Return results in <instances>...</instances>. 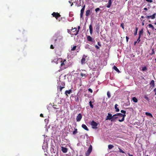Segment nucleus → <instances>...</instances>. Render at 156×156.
<instances>
[{
  "instance_id": "dca6fc26",
  "label": "nucleus",
  "mask_w": 156,
  "mask_h": 156,
  "mask_svg": "<svg viewBox=\"0 0 156 156\" xmlns=\"http://www.w3.org/2000/svg\"><path fill=\"white\" fill-rule=\"evenodd\" d=\"M150 85L151 86V87H152V88H153L154 87V81L153 80H152L151 81L150 83Z\"/></svg>"
},
{
  "instance_id": "aec40b11",
  "label": "nucleus",
  "mask_w": 156,
  "mask_h": 156,
  "mask_svg": "<svg viewBox=\"0 0 156 156\" xmlns=\"http://www.w3.org/2000/svg\"><path fill=\"white\" fill-rule=\"evenodd\" d=\"M90 10H87L86 12V16H88L90 14Z\"/></svg>"
},
{
  "instance_id": "680f3d73",
  "label": "nucleus",
  "mask_w": 156,
  "mask_h": 156,
  "mask_svg": "<svg viewBox=\"0 0 156 156\" xmlns=\"http://www.w3.org/2000/svg\"><path fill=\"white\" fill-rule=\"evenodd\" d=\"M53 108L54 109H58V108H56V107H55L54 105H53Z\"/></svg>"
},
{
  "instance_id": "e2e57ef3",
  "label": "nucleus",
  "mask_w": 156,
  "mask_h": 156,
  "mask_svg": "<svg viewBox=\"0 0 156 156\" xmlns=\"http://www.w3.org/2000/svg\"><path fill=\"white\" fill-rule=\"evenodd\" d=\"M144 20H143V22H142V25H144Z\"/></svg>"
},
{
  "instance_id": "f257e3e1",
  "label": "nucleus",
  "mask_w": 156,
  "mask_h": 156,
  "mask_svg": "<svg viewBox=\"0 0 156 156\" xmlns=\"http://www.w3.org/2000/svg\"><path fill=\"white\" fill-rule=\"evenodd\" d=\"M71 65L69 60L64 59L61 61L60 68L62 70H63L67 68Z\"/></svg>"
},
{
  "instance_id": "5701e85b",
  "label": "nucleus",
  "mask_w": 156,
  "mask_h": 156,
  "mask_svg": "<svg viewBox=\"0 0 156 156\" xmlns=\"http://www.w3.org/2000/svg\"><path fill=\"white\" fill-rule=\"evenodd\" d=\"M118 106V105L117 104H116L115 105V111L116 112H119V109L117 108Z\"/></svg>"
},
{
  "instance_id": "1a4fd4ad",
  "label": "nucleus",
  "mask_w": 156,
  "mask_h": 156,
  "mask_svg": "<svg viewBox=\"0 0 156 156\" xmlns=\"http://www.w3.org/2000/svg\"><path fill=\"white\" fill-rule=\"evenodd\" d=\"M108 116H107L106 118V120H111L112 118V115L110 113H108Z\"/></svg>"
},
{
  "instance_id": "f03ea898",
  "label": "nucleus",
  "mask_w": 156,
  "mask_h": 156,
  "mask_svg": "<svg viewBox=\"0 0 156 156\" xmlns=\"http://www.w3.org/2000/svg\"><path fill=\"white\" fill-rule=\"evenodd\" d=\"M51 15L53 17H55L58 21H60L61 20L58 18L59 17L61 16V15L59 13L54 12L52 13Z\"/></svg>"
},
{
  "instance_id": "f8f14e48",
  "label": "nucleus",
  "mask_w": 156,
  "mask_h": 156,
  "mask_svg": "<svg viewBox=\"0 0 156 156\" xmlns=\"http://www.w3.org/2000/svg\"><path fill=\"white\" fill-rule=\"evenodd\" d=\"M61 84L62 85V87L61 86H60L59 87V88L60 91L61 92L62 91V89L64 88L65 87L64 86L65 85V83H64L63 82H61Z\"/></svg>"
},
{
  "instance_id": "412c9836",
  "label": "nucleus",
  "mask_w": 156,
  "mask_h": 156,
  "mask_svg": "<svg viewBox=\"0 0 156 156\" xmlns=\"http://www.w3.org/2000/svg\"><path fill=\"white\" fill-rule=\"evenodd\" d=\"M143 29L142 28L141 30L139 31V36L140 37H141V35H143Z\"/></svg>"
},
{
  "instance_id": "473e14b6",
  "label": "nucleus",
  "mask_w": 156,
  "mask_h": 156,
  "mask_svg": "<svg viewBox=\"0 0 156 156\" xmlns=\"http://www.w3.org/2000/svg\"><path fill=\"white\" fill-rule=\"evenodd\" d=\"M80 76H81L82 77H83V76L85 77H87V75L86 74H84L83 73H80Z\"/></svg>"
},
{
  "instance_id": "13d9d810",
  "label": "nucleus",
  "mask_w": 156,
  "mask_h": 156,
  "mask_svg": "<svg viewBox=\"0 0 156 156\" xmlns=\"http://www.w3.org/2000/svg\"><path fill=\"white\" fill-rule=\"evenodd\" d=\"M117 113L116 114H115L114 115H113V116H112V117H116V116H117Z\"/></svg>"
},
{
  "instance_id": "864d4df0",
  "label": "nucleus",
  "mask_w": 156,
  "mask_h": 156,
  "mask_svg": "<svg viewBox=\"0 0 156 156\" xmlns=\"http://www.w3.org/2000/svg\"><path fill=\"white\" fill-rule=\"evenodd\" d=\"M95 47L97 49H100V47L97 45H95Z\"/></svg>"
},
{
  "instance_id": "bb28decb",
  "label": "nucleus",
  "mask_w": 156,
  "mask_h": 156,
  "mask_svg": "<svg viewBox=\"0 0 156 156\" xmlns=\"http://www.w3.org/2000/svg\"><path fill=\"white\" fill-rule=\"evenodd\" d=\"M78 130L76 128H74V130L73 132V134L74 135H76L78 133Z\"/></svg>"
},
{
  "instance_id": "39448f33",
  "label": "nucleus",
  "mask_w": 156,
  "mask_h": 156,
  "mask_svg": "<svg viewBox=\"0 0 156 156\" xmlns=\"http://www.w3.org/2000/svg\"><path fill=\"white\" fill-rule=\"evenodd\" d=\"M91 125L92 126V128L93 129H97L98 124V123L95 122L94 121V120H93L91 121L90 123Z\"/></svg>"
},
{
  "instance_id": "a18cd8bd",
  "label": "nucleus",
  "mask_w": 156,
  "mask_h": 156,
  "mask_svg": "<svg viewBox=\"0 0 156 156\" xmlns=\"http://www.w3.org/2000/svg\"><path fill=\"white\" fill-rule=\"evenodd\" d=\"M141 37H139L137 39V41L139 43L140 41V38Z\"/></svg>"
},
{
  "instance_id": "20e7f679",
  "label": "nucleus",
  "mask_w": 156,
  "mask_h": 156,
  "mask_svg": "<svg viewBox=\"0 0 156 156\" xmlns=\"http://www.w3.org/2000/svg\"><path fill=\"white\" fill-rule=\"evenodd\" d=\"M92 150V146L91 145H90L88 148V150L87 151V152L85 153V156H89Z\"/></svg>"
},
{
  "instance_id": "6ab92c4d",
  "label": "nucleus",
  "mask_w": 156,
  "mask_h": 156,
  "mask_svg": "<svg viewBox=\"0 0 156 156\" xmlns=\"http://www.w3.org/2000/svg\"><path fill=\"white\" fill-rule=\"evenodd\" d=\"M72 90L71 89L69 90H67L65 91V94H66V95H68L67 94H70Z\"/></svg>"
},
{
  "instance_id": "72a5a7b5",
  "label": "nucleus",
  "mask_w": 156,
  "mask_h": 156,
  "mask_svg": "<svg viewBox=\"0 0 156 156\" xmlns=\"http://www.w3.org/2000/svg\"><path fill=\"white\" fill-rule=\"evenodd\" d=\"M151 50H152V53H150V55H153L154 54V53H155V52L154 51V48L152 49Z\"/></svg>"
},
{
  "instance_id": "393cba45",
  "label": "nucleus",
  "mask_w": 156,
  "mask_h": 156,
  "mask_svg": "<svg viewBox=\"0 0 156 156\" xmlns=\"http://www.w3.org/2000/svg\"><path fill=\"white\" fill-rule=\"evenodd\" d=\"M145 115L147 116H150L151 118H153V117L152 115L150 113L148 112H146Z\"/></svg>"
},
{
  "instance_id": "a878e982",
  "label": "nucleus",
  "mask_w": 156,
  "mask_h": 156,
  "mask_svg": "<svg viewBox=\"0 0 156 156\" xmlns=\"http://www.w3.org/2000/svg\"><path fill=\"white\" fill-rule=\"evenodd\" d=\"M118 118V117H112V119L111 120V122H115L116 121L115 120Z\"/></svg>"
},
{
  "instance_id": "4be33fe9",
  "label": "nucleus",
  "mask_w": 156,
  "mask_h": 156,
  "mask_svg": "<svg viewBox=\"0 0 156 156\" xmlns=\"http://www.w3.org/2000/svg\"><path fill=\"white\" fill-rule=\"evenodd\" d=\"M113 69L115 70L116 72H118V73H120V71L118 69V68L115 66H114L113 67Z\"/></svg>"
},
{
  "instance_id": "cd10ccee",
  "label": "nucleus",
  "mask_w": 156,
  "mask_h": 156,
  "mask_svg": "<svg viewBox=\"0 0 156 156\" xmlns=\"http://www.w3.org/2000/svg\"><path fill=\"white\" fill-rule=\"evenodd\" d=\"M132 100L135 103H137L138 102V100L135 97L133 98Z\"/></svg>"
},
{
  "instance_id": "9d476101",
  "label": "nucleus",
  "mask_w": 156,
  "mask_h": 156,
  "mask_svg": "<svg viewBox=\"0 0 156 156\" xmlns=\"http://www.w3.org/2000/svg\"><path fill=\"white\" fill-rule=\"evenodd\" d=\"M156 15V13H154L151 16H148L146 17L148 19H154L155 18V16Z\"/></svg>"
},
{
  "instance_id": "09e8293b",
  "label": "nucleus",
  "mask_w": 156,
  "mask_h": 156,
  "mask_svg": "<svg viewBox=\"0 0 156 156\" xmlns=\"http://www.w3.org/2000/svg\"><path fill=\"white\" fill-rule=\"evenodd\" d=\"M146 1L148 2H149L150 3H151L153 2L152 0H146Z\"/></svg>"
},
{
  "instance_id": "f3484780",
  "label": "nucleus",
  "mask_w": 156,
  "mask_h": 156,
  "mask_svg": "<svg viewBox=\"0 0 156 156\" xmlns=\"http://www.w3.org/2000/svg\"><path fill=\"white\" fill-rule=\"evenodd\" d=\"M82 127L84 129L87 131H89V129L87 127V126L84 124H83L82 125Z\"/></svg>"
},
{
  "instance_id": "c85d7f7f",
  "label": "nucleus",
  "mask_w": 156,
  "mask_h": 156,
  "mask_svg": "<svg viewBox=\"0 0 156 156\" xmlns=\"http://www.w3.org/2000/svg\"><path fill=\"white\" fill-rule=\"evenodd\" d=\"M138 30V27H136L135 28V31H134V36H136L137 35Z\"/></svg>"
},
{
  "instance_id": "6e6d98bb",
  "label": "nucleus",
  "mask_w": 156,
  "mask_h": 156,
  "mask_svg": "<svg viewBox=\"0 0 156 156\" xmlns=\"http://www.w3.org/2000/svg\"><path fill=\"white\" fill-rule=\"evenodd\" d=\"M98 46H101V44L99 42H98Z\"/></svg>"
},
{
  "instance_id": "69168bd1",
  "label": "nucleus",
  "mask_w": 156,
  "mask_h": 156,
  "mask_svg": "<svg viewBox=\"0 0 156 156\" xmlns=\"http://www.w3.org/2000/svg\"><path fill=\"white\" fill-rule=\"evenodd\" d=\"M141 18H144V16H141Z\"/></svg>"
},
{
  "instance_id": "79ce46f5",
  "label": "nucleus",
  "mask_w": 156,
  "mask_h": 156,
  "mask_svg": "<svg viewBox=\"0 0 156 156\" xmlns=\"http://www.w3.org/2000/svg\"><path fill=\"white\" fill-rule=\"evenodd\" d=\"M117 116H119L120 117H121L122 114L121 113H117Z\"/></svg>"
},
{
  "instance_id": "0eeeda50",
  "label": "nucleus",
  "mask_w": 156,
  "mask_h": 156,
  "mask_svg": "<svg viewBox=\"0 0 156 156\" xmlns=\"http://www.w3.org/2000/svg\"><path fill=\"white\" fill-rule=\"evenodd\" d=\"M82 117V116L81 114L79 113L78 114V115L77 116L76 118V120L77 122H80Z\"/></svg>"
},
{
  "instance_id": "a19ab883",
  "label": "nucleus",
  "mask_w": 156,
  "mask_h": 156,
  "mask_svg": "<svg viewBox=\"0 0 156 156\" xmlns=\"http://www.w3.org/2000/svg\"><path fill=\"white\" fill-rule=\"evenodd\" d=\"M120 26L122 27L123 29H124V23H122L121 24Z\"/></svg>"
},
{
  "instance_id": "4c0bfd02",
  "label": "nucleus",
  "mask_w": 156,
  "mask_h": 156,
  "mask_svg": "<svg viewBox=\"0 0 156 156\" xmlns=\"http://www.w3.org/2000/svg\"><path fill=\"white\" fill-rule=\"evenodd\" d=\"M76 46H74V47H73V48H71V51H74L76 49Z\"/></svg>"
},
{
  "instance_id": "c9c22d12",
  "label": "nucleus",
  "mask_w": 156,
  "mask_h": 156,
  "mask_svg": "<svg viewBox=\"0 0 156 156\" xmlns=\"http://www.w3.org/2000/svg\"><path fill=\"white\" fill-rule=\"evenodd\" d=\"M89 103L90 107H91L92 108H93V105L92 104L91 101H90V102H89Z\"/></svg>"
},
{
  "instance_id": "ea45409f",
  "label": "nucleus",
  "mask_w": 156,
  "mask_h": 156,
  "mask_svg": "<svg viewBox=\"0 0 156 156\" xmlns=\"http://www.w3.org/2000/svg\"><path fill=\"white\" fill-rule=\"evenodd\" d=\"M68 33L70 34H72V29L71 30H68Z\"/></svg>"
},
{
  "instance_id": "a211bd4d",
  "label": "nucleus",
  "mask_w": 156,
  "mask_h": 156,
  "mask_svg": "<svg viewBox=\"0 0 156 156\" xmlns=\"http://www.w3.org/2000/svg\"><path fill=\"white\" fill-rule=\"evenodd\" d=\"M89 30L90 34L91 35L93 32V28L92 26L90 24L89 26Z\"/></svg>"
},
{
  "instance_id": "49530a36",
  "label": "nucleus",
  "mask_w": 156,
  "mask_h": 156,
  "mask_svg": "<svg viewBox=\"0 0 156 156\" xmlns=\"http://www.w3.org/2000/svg\"><path fill=\"white\" fill-rule=\"evenodd\" d=\"M111 5V4L108 3L107 4V5L106 6L108 8H109L110 7Z\"/></svg>"
},
{
  "instance_id": "423d86ee",
  "label": "nucleus",
  "mask_w": 156,
  "mask_h": 156,
  "mask_svg": "<svg viewBox=\"0 0 156 156\" xmlns=\"http://www.w3.org/2000/svg\"><path fill=\"white\" fill-rule=\"evenodd\" d=\"M77 29L76 27H74V28H72V31L73 33L72 34L73 35H76L79 32V30H76Z\"/></svg>"
},
{
  "instance_id": "c756f323",
  "label": "nucleus",
  "mask_w": 156,
  "mask_h": 156,
  "mask_svg": "<svg viewBox=\"0 0 156 156\" xmlns=\"http://www.w3.org/2000/svg\"><path fill=\"white\" fill-rule=\"evenodd\" d=\"M144 97L145 99H146L148 101H150V99L147 97V95H145L144 96Z\"/></svg>"
},
{
  "instance_id": "0e129e2a",
  "label": "nucleus",
  "mask_w": 156,
  "mask_h": 156,
  "mask_svg": "<svg viewBox=\"0 0 156 156\" xmlns=\"http://www.w3.org/2000/svg\"><path fill=\"white\" fill-rule=\"evenodd\" d=\"M137 42V41H135L134 42V44L135 45H136V44Z\"/></svg>"
},
{
  "instance_id": "5fc2aeb1",
  "label": "nucleus",
  "mask_w": 156,
  "mask_h": 156,
  "mask_svg": "<svg viewBox=\"0 0 156 156\" xmlns=\"http://www.w3.org/2000/svg\"><path fill=\"white\" fill-rule=\"evenodd\" d=\"M126 41L128 42V41L129 40V37L127 36H126Z\"/></svg>"
},
{
  "instance_id": "774afa93",
  "label": "nucleus",
  "mask_w": 156,
  "mask_h": 156,
  "mask_svg": "<svg viewBox=\"0 0 156 156\" xmlns=\"http://www.w3.org/2000/svg\"><path fill=\"white\" fill-rule=\"evenodd\" d=\"M85 135H86L87 136H88V135H87V133H86V134H85Z\"/></svg>"
},
{
  "instance_id": "6e6552de",
  "label": "nucleus",
  "mask_w": 156,
  "mask_h": 156,
  "mask_svg": "<svg viewBox=\"0 0 156 156\" xmlns=\"http://www.w3.org/2000/svg\"><path fill=\"white\" fill-rule=\"evenodd\" d=\"M85 9V5L83 6L82 8L80 10V17L82 18L83 16V12Z\"/></svg>"
},
{
  "instance_id": "de8ad7c7",
  "label": "nucleus",
  "mask_w": 156,
  "mask_h": 156,
  "mask_svg": "<svg viewBox=\"0 0 156 156\" xmlns=\"http://www.w3.org/2000/svg\"><path fill=\"white\" fill-rule=\"evenodd\" d=\"M88 90L91 93L93 92V90L91 88H89Z\"/></svg>"
},
{
  "instance_id": "e433bc0d",
  "label": "nucleus",
  "mask_w": 156,
  "mask_h": 156,
  "mask_svg": "<svg viewBox=\"0 0 156 156\" xmlns=\"http://www.w3.org/2000/svg\"><path fill=\"white\" fill-rule=\"evenodd\" d=\"M147 69V68L146 66L143 67L142 68V70L143 71H146Z\"/></svg>"
},
{
  "instance_id": "b1692460",
  "label": "nucleus",
  "mask_w": 156,
  "mask_h": 156,
  "mask_svg": "<svg viewBox=\"0 0 156 156\" xmlns=\"http://www.w3.org/2000/svg\"><path fill=\"white\" fill-rule=\"evenodd\" d=\"M147 26L149 28H151L152 30H154V28L152 24H149L147 25Z\"/></svg>"
},
{
  "instance_id": "bf43d9fd",
  "label": "nucleus",
  "mask_w": 156,
  "mask_h": 156,
  "mask_svg": "<svg viewBox=\"0 0 156 156\" xmlns=\"http://www.w3.org/2000/svg\"><path fill=\"white\" fill-rule=\"evenodd\" d=\"M147 32L148 34H149V35H150L151 34V32H149V30H147Z\"/></svg>"
},
{
  "instance_id": "ddd939ff",
  "label": "nucleus",
  "mask_w": 156,
  "mask_h": 156,
  "mask_svg": "<svg viewBox=\"0 0 156 156\" xmlns=\"http://www.w3.org/2000/svg\"><path fill=\"white\" fill-rule=\"evenodd\" d=\"M87 39L88 41L93 42L94 41V39H93L92 37L90 36H88L87 37Z\"/></svg>"
},
{
  "instance_id": "4d7b16f0",
  "label": "nucleus",
  "mask_w": 156,
  "mask_h": 156,
  "mask_svg": "<svg viewBox=\"0 0 156 156\" xmlns=\"http://www.w3.org/2000/svg\"><path fill=\"white\" fill-rule=\"evenodd\" d=\"M40 116L41 117H43V114H41L40 115Z\"/></svg>"
},
{
  "instance_id": "8fccbe9b",
  "label": "nucleus",
  "mask_w": 156,
  "mask_h": 156,
  "mask_svg": "<svg viewBox=\"0 0 156 156\" xmlns=\"http://www.w3.org/2000/svg\"><path fill=\"white\" fill-rule=\"evenodd\" d=\"M71 1H69V2L70 3V4H71V6H72L73 5V3L72 2V0H70Z\"/></svg>"
},
{
  "instance_id": "7c9ffc66",
  "label": "nucleus",
  "mask_w": 156,
  "mask_h": 156,
  "mask_svg": "<svg viewBox=\"0 0 156 156\" xmlns=\"http://www.w3.org/2000/svg\"><path fill=\"white\" fill-rule=\"evenodd\" d=\"M75 101L77 102H79V97L78 95L76 96V98H75Z\"/></svg>"
},
{
  "instance_id": "c03bdc74",
  "label": "nucleus",
  "mask_w": 156,
  "mask_h": 156,
  "mask_svg": "<svg viewBox=\"0 0 156 156\" xmlns=\"http://www.w3.org/2000/svg\"><path fill=\"white\" fill-rule=\"evenodd\" d=\"M121 112L122 113L125 114H126V111H125L123 110H121Z\"/></svg>"
},
{
  "instance_id": "4468645a",
  "label": "nucleus",
  "mask_w": 156,
  "mask_h": 156,
  "mask_svg": "<svg viewBox=\"0 0 156 156\" xmlns=\"http://www.w3.org/2000/svg\"><path fill=\"white\" fill-rule=\"evenodd\" d=\"M126 116V115L125 114H122L121 117H122V118L121 119H119V122H122L124 120L125 117Z\"/></svg>"
},
{
  "instance_id": "603ef678",
  "label": "nucleus",
  "mask_w": 156,
  "mask_h": 156,
  "mask_svg": "<svg viewBox=\"0 0 156 156\" xmlns=\"http://www.w3.org/2000/svg\"><path fill=\"white\" fill-rule=\"evenodd\" d=\"M108 3L111 5L112 3V0H109Z\"/></svg>"
},
{
  "instance_id": "338daca9",
  "label": "nucleus",
  "mask_w": 156,
  "mask_h": 156,
  "mask_svg": "<svg viewBox=\"0 0 156 156\" xmlns=\"http://www.w3.org/2000/svg\"><path fill=\"white\" fill-rule=\"evenodd\" d=\"M80 27L79 26H78V30H79H79H80Z\"/></svg>"
},
{
  "instance_id": "37998d69",
  "label": "nucleus",
  "mask_w": 156,
  "mask_h": 156,
  "mask_svg": "<svg viewBox=\"0 0 156 156\" xmlns=\"http://www.w3.org/2000/svg\"><path fill=\"white\" fill-rule=\"evenodd\" d=\"M100 10V9L99 8H97L95 9V11L96 12H97L98 11H99Z\"/></svg>"
},
{
  "instance_id": "052dcab7",
  "label": "nucleus",
  "mask_w": 156,
  "mask_h": 156,
  "mask_svg": "<svg viewBox=\"0 0 156 156\" xmlns=\"http://www.w3.org/2000/svg\"><path fill=\"white\" fill-rule=\"evenodd\" d=\"M144 9L145 10H147V8H144Z\"/></svg>"
},
{
  "instance_id": "f704fd0d",
  "label": "nucleus",
  "mask_w": 156,
  "mask_h": 156,
  "mask_svg": "<svg viewBox=\"0 0 156 156\" xmlns=\"http://www.w3.org/2000/svg\"><path fill=\"white\" fill-rule=\"evenodd\" d=\"M118 148L119 150V152L122 153H125L124 151L123 150L121 149L119 147H118Z\"/></svg>"
},
{
  "instance_id": "9b49d317",
  "label": "nucleus",
  "mask_w": 156,
  "mask_h": 156,
  "mask_svg": "<svg viewBox=\"0 0 156 156\" xmlns=\"http://www.w3.org/2000/svg\"><path fill=\"white\" fill-rule=\"evenodd\" d=\"M100 25L99 24H97L96 26V31L98 34L100 32Z\"/></svg>"
},
{
  "instance_id": "3c124183",
  "label": "nucleus",
  "mask_w": 156,
  "mask_h": 156,
  "mask_svg": "<svg viewBox=\"0 0 156 156\" xmlns=\"http://www.w3.org/2000/svg\"><path fill=\"white\" fill-rule=\"evenodd\" d=\"M54 48V47L53 46V45L51 44L50 46V48L51 49H53Z\"/></svg>"
},
{
  "instance_id": "58836bf2",
  "label": "nucleus",
  "mask_w": 156,
  "mask_h": 156,
  "mask_svg": "<svg viewBox=\"0 0 156 156\" xmlns=\"http://www.w3.org/2000/svg\"><path fill=\"white\" fill-rule=\"evenodd\" d=\"M107 95L108 96V98H109L111 97L109 91L107 92Z\"/></svg>"
},
{
  "instance_id": "2f4dec72",
  "label": "nucleus",
  "mask_w": 156,
  "mask_h": 156,
  "mask_svg": "<svg viewBox=\"0 0 156 156\" xmlns=\"http://www.w3.org/2000/svg\"><path fill=\"white\" fill-rule=\"evenodd\" d=\"M113 147H114V146L112 145L109 144L108 145V148L109 149H112Z\"/></svg>"
},
{
  "instance_id": "7ed1b4c3",
  "label": "nucleus",
  "mask_w": 156,
  "mask_h": 156,
  "mask_svg": "<svg viewBox=\"0 0 156 156\" xmlns=\"http://www.w3.org/2000/svg\"><path fill=\"white\" fill-rule=\"evenodd\" d=\"M87 55H83L81 61L82 64L83 65L85 64L86 63L87 61L86 60V58H87Z\"/></svg>"
},
{
  "instance_id": "2eb2a0df",
  "label": "nucleus",
  "mask_w": 156,
  "mask_h": 156,
  "mask_svg": "<svg viewBox=\"0 0 156 156\" xmlns=\"http://www.w3.org/2000/svg\"><path fill=\"white\" fill-rule=\"evenodd\" d=\"M61 150L63 153H66L67 152V148L64 147H61Z\"/></svg>"
}]
</instances>
